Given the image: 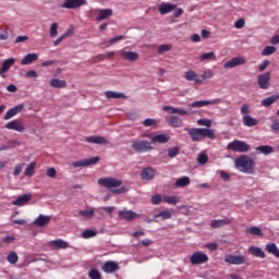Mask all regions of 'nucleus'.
I'll list each match as a JSON object with an SVG mask.
<instances>
[{
    "label": "nucleus",
    "instance_id": "obj_1",
    "mask_svg": "<svg viewBox=\"0 0 279 279\" xmlns=\"http://www.w3.org/2000/svg\"><path fill=\"white\" fill-rule=\"evenodd\" d=\"M185 132H187L192 143H202L204 138H209L210 141H215L217 135H215V131L213 129L206 128H185Z\"/></svg>",
    "mask_w": 279,
    "mask_h": 279
},
{
    "label": "nucleus",
    "instance_id": "obj_2",
    "mask_svg": "<svg viewBox=\"0 0 279 279\" xmlns=\"http://www.w3.org/2000/svg\"><path fill=\"white\" fill-rule=\"evenodd\" d=\"M99 186H104L113 193L114 195H123V193H128V189L123 185V181L119 179H114L112 177L100 178L98 179Z\"/></svg>",
    "mask_w": 279,
    "mask_h": 279
},
{
    "label": "nucleus",
    "instance_id": "obj_3",
    "mask_svg": "<svg viewBox=\"0 0 279 279\" xmlns=\"http://www.w3.org/2000/svg\"><path fill=\"white\" fill-rule=\"evenodd\" d=\"M235 169L240 171V173H246L247 175H254V171L256 169V161L252 159V157L247 155H241L234 160Z\"/></svg>",
    "mask_w": 279,
    "mask_h": 279
},
{
    "label": "nucleus",
    "instance_id": "obj_4",
    "mask_svg": "<svg viewBox=\"0 0 279 279\" xmlns=\"http://www.w3.org/2000/svg\"><path fill=\"white\" fill-rule=\"evenodd\" d=\"M227 149H231V151H235L238 154H246V151H250L251 147L243 141L234 140L227 145Z\"/></svg>",
    "mask_w": 279,
    "mask_h": 279
},
{
    "label": "nucleus",
    "instance_id": "obj_5",
    "mask_svg": "<svg viewBox=\"0 0 279 279\" xmlns=\"http://www.w3.org/2000/svg\"><path fill=\"white\" fill-rule=\"evenodd\" d=\"M132 148L134 149V151H137L138 154H145L154 149V147H151V142L147 141H135L132 144Z\"/></svg>",
    "mask_w": 279,
    "mask_h": 279
},
{
    "label": "nucleus",
    "instance_id": "obj_6",
    "mask_svg": "<svg viewBox=\"0 0 279 279\" xmlns=\"http://www.w3.org/2000/svg\"><path fill=\"white\" fill-rule=\"evenodd\" d=\"M86 0H64L62 4L59 5V8L65 9V10H77V8H82V5H86Z\"/></svg>",
    "mask_w": 279,
    "mask_h": 279
},
{
    "label": "nucleus",
    "instance_id": "obj_7",
    "mask_svg": "<svg viewBox=\"0 0 279 279\" xmlns=\"http://www.w3.org/2000/svg\"><path fill=\"white\" fill-rule=\"evenodd\" d=\"M246 258L243 255L228 254L225 257V263L229 265H245Z\"/></svg>",
    "mask_w": 279,
    "mask_h": 279
},
{
    "label": "nucleus",
    "instance_id": "obj_8",
    "mask_svg": "<svg viewBox=\"0 0 279 279\" xmlns=\"http://www.w3.org/2000/svg\"><path fill=\"white\" fill-rule=\"evenodd\" d=\"M218 104H221L220 98H215L211 100H197V101L191 102L189 106L190 108H204L206 106H217Z\"/></svg>",
    "mask_w": 279,
    "mask_h": 279
},
{
    "label": "nucleus",
    "instance_id": "obj_9",
    "mask_svg": "<svg viewBox=\"0 0 279 279\" xmlns=\"http://www.w3.org/2000/svg\"><path fill=\"white\" fill-rule=\"evenodd\" d=\"M7 130H14L15 132L23 133L25 132V124H23V120H12L5 124Z\"/></svg>",
    "mask_w": 279,
    "mask_h": 279
},
{
    "label": "nucleus",
    "instance_id": "obj_10",
    "mask_svg": "<svg viewBox=\"0 0 279 279\" xmlns=\"http://www.w3.org/2000/svg\"><path fill=\"white\" fill-rule=\"evenodd\" d=\"M190 260L192 265H204V263H208V255L202 252H195L191 257Z\"/></svg>",
    "mask_w": 279,
    "mask_h": 279
},
{
    "label": "nucleus",
    "instance_id": "obj_11",
    "mask_svg": "<svg viewBox=\"0 0 279 279\" xmlns=\"http://www.w3.org/2000/svg\"><path fill=\"white\" fill-rule=\"evenodd\" d=\"M246 60L243 57H234L223 64V69H234L236 66H243Z\"/></svg>",
    "mask_w": 279,
    "mask_h": 279
},
{
    "label": "nucleus",
    "instance_id": "obj_12",
    "mask_svg": "<svg viewBox=\"0 0 279 279\" xmlns=\"http://www.w3.org/2000/svg\"><path fill=\"white\" fill-rule=\"evenodd\" d=\"M270 80H271V73L270 72H266L264 74H260L257 77L259 88H262L263 90H267V88H269V81Z\"/></svg>",
    "mask_w": 279,
    "mask_h": 279
},
{
    "label": "nucleus",
    "instance_id": "obj_13",
    "mask_svg": "<svg viewBox=\"0 0 279 279\" xmlns=\"http://www.w3.org/2000/svg\"><path fill=\"white\" fill-rule=\"evenodd\" d=\"M99 162V157H92L78 161H74L72 166L74 169H77V167H90V165H97Z\"/></svg>",
    "mask_w": 279,
    "mask_h": 279
},
{
    "label": "nucleus",
    "instance_id": "obj_14",
    "mask_svg": "<svg viewBox=\"0 0 279 279\" xmlns=\"http://www.w3.org/2000/svg\"><path fill=\"white\" fill-rule=\"evenodd\" d=\"M105 274H114V271H119V264L117 262L107 260L101 267Z\"/></svg>",
    "mask_w": 279,
    "mask_h": 279
},
{
    "label": "nucleus",
    "instance_id": "obj_15",
    "mask_svg": "<svg viewBox=\"0 0 279 279\" xmlns=\"http://www.w3.org/2000/svg\"><path fill=\"white\" fill-rule=\"evenodd\" d=\"M184 77L186 82H194L195 84H203L202 78H199V74L193 70H189L184 73Z\"/></svg>",
    "mask_w": 279,
    "mask_h": 279
},
{
    "label": "nucleus",
    "instance_id": "obj_16",
    "mask_svg": "<svg viewBox=\"0 0 279 279\" xmlns=\"http://www.w3.org/2000/svg\"><path fill=\"white\" fill-rule=\"evenodd\" d=\"M120 56L121 58H123V60H128L129 62H136V60L141 58V54H138V52L125 50H121Z\"/></svg>",
    "mask_w": 279,
    "mask_h": 279
},
{
    "label": "nucleus",
    "instance_id": "obj_17",
    "mask_svg": "<svg viewBox=\"0 0 279 279\" xmlns=\"http://www.w3.org/2000/svg\"><path fill=\"white\" fill-rule=\"evenodd\" d=\"M118 215L120 219H124L125 221H134V219L138 217V214H136L135 211L126 209L120 210Z\"/></svg>",
    "mask_w": 279,
    "mask_h": 279
},
{
    "label": "nucleus",
    "instance_id": "obj_18",
    "mask_svg": "<svg viewBox=\"0 0 279 279\" xmlns=\"http://www.w3.org/2000/svg\"><path fill=\"white\" fill-rule=\"evenodd\" d=\"M50 222L51 216L39 215L33 223L37 226V228H45V226H49Z\"/></svg>",
    "mask_w": 279,
    "mask_h": 279
},
{
    "label": "nucleus",
    "instance_id": "obj_19",
    "mask_svg": "<svg viewBox=\"0 0 279 279\" xmlns=\"http://www.w3.org/2000/svg\"><path fill=\"white\" fill-rule=\"evenodd\" d=\"M24 108H25V105H17V106L9 109L7 111V113L4 114V121H10V119H12V117H16V114H19V112H22Z\"/></svg>",
    "mask_w": 279,
    "mask_h": 279
},
{
    "label": "nucleus",
    "instance_id": "obj_20",
    "mask_svg": "<svg viewBox=\"0 0 279 279\" xmlns=\"http://www.w3.org/2000/svg\"><path fill=\"white\" fill-rule=\"evenodd\" d=\"M232 223V218L215 219L210 222V228H223L225 226H230Z\"/></svg>",
    "mask_w": 279,
    "mask_h": 279
},
{
    "label": "nucleus",
    "instance_id": "obj_21",
    "mask_svg": "<svg viewBox=\"0 0 279 279\" xmlns=\"http://www.w3.org/2000/svg\"><path fill=\"white\" fill-rule=\"evenodd\" d=\"M49 246L53 250H66L69 247V242L59 239V240H52L49 242Z\"/></svg>",
    "mask_w": 279,
    "mask_h": 279
},
{
    "label": "nucleus",
    "instance_id": "obj_22",
    "mask_svg": "<svg viewBox=\"0 0 279 279\" xmlns=\"http://www.w3.org/2000/svg\"><path fill=\"white\" fill-rule=\"evenodd\" d=\"M163 110L169 112V114H179V117H186L189 114V111L185 109L174 108L171 106H165Z\"/></svg>",
    "mask_w": 279,
    "mask_h": 279
},
{
    "label": "nucleus",
    "instance_id": "obj_23",
    "mask_svg": "<svg viewBox=\"0 0 279 279\" xmlns=\"http://www.w3.org/2000/svg\"><path fill=\"white\" fill-rule=\"evenodd\" d=\"M142 180H154L156 178V170L151 167L144 168L141 172Z\"/></svg>",
    "mask_w": 279,
    "mask_h": 279
},
{
    "label": "nucleus",
    "instance_id": "obj_24",
    "mask_svg": "<svg viewBox=\"0 0 279 279\" xmlns=\"http://www.w3.org/2000/svg\"><path fill=\"white\" fill-rule=\"evenodd\" d=\"M167 123H169V125H171V128H182L183 125V120L180 117L177 116H169L168 118H166Z\"/></svg>",
    "mask_w": 279,
    "mask_h": 279
},
{
    "label": "nucleus",
    "instance_id": "obj_25",
    "mask_svg": "<svg viewBox=\"0 0 279 279\" xmlns=\"http://www.w3.org/2000/svg\"><path fill=\"white\" fill-rule=\"evenodd\" d=\"M29 199H32V194H24L17 197L15 201L12 202L13 206H27Z\"/></svg>",
    "mask_w": 279,
    "mask_h": 279
},
{
    "label": "nucleus",
    "instance_id": "obj_26",
    "mask_svg": "<svg viewBox=\"0 0 279 279\" xmlns=\"http://www.w3.org/2000/svg\"><path fill=\"white\" fill-rule=\"evenodd\" d=\"M14 58H10V59H5L2 63V66L0 69V75L2 77H5V75H3L4 73H8L11 69L12 65H14Z\"/></svg>",
    "mask_w": 279,
    "mask_h": 279
},
{
    "label": "nucleus",
    "instance_id": "obj_27",
    "mask_svg": "<svg viewBox=\"0 0 279 279\" xmlns=\"http://www.w3.org/2000/svg\"><path fill=\"white\" fill-rule=\"evenodd\" d=\"M87 143H93L94 145H108V140L104 136H88L86 137Z\"/></svg>",
    "mask_w": 279,
    "mask_h": 279
},
{
    "label": "nucleus",
    "instance_id": "obj_28",
    "mask_svg": "<svg viewBox=\"0 0 279 279\" xmlns=\"http://www.w3.org/2000/svg\"><path fill=\"white\" fill-rule=\"evenodd\" d=\"M105 97L107 99H128V96L125 94L112 90L105 92Z\"/></svg>",
    "mask_w": 279,
    "mask_h": 279
},
{
    "label": "nucleus",
    "instance_id": "obj_29",
    "mask_svg": "<svg viewBox=\"0 0 279 279\" xmlns=\"http://www.w3.org/2000/svg\"><path fill=\"white\" fill-rule=\"evenodd\" d=\"M36 60H38V54L28 53L21 60V64L22 66H25L27 64H32V62H36Z\"/></svg>",
    "mask_w": 279,
    "mask_h": 279
},
{
    "label": "nucleus",
    "instance_id": "obj_30",
    "mask_svg": "<svg viewBox=\"0 0 279 279\" xmlns=\"http://www.w3.org/2000/svg\"><path fill=\"white\" fill-rule=\"evenodd\" d=\"M112 15V9H100L96 21H106Z\"/></svg>",
    "mask_w": 279,
    "mask_h": 279
},
{
    "label": "nucleus",
    "instance_id": "obj_31",
    "mask_svg": "<svg viewBox=\"0 0 279 279\" xmlns=\"http://www.w3.org/2000/svg\"><path fill=\"white\" fill-rule=\"evenodd\" d=\"M248 252H250V254H252V256H255L256 258H265L266 257L265 252L260 247L250 246Z\"/></svg>",
    "mask_w": 279,
    "mask_h": 279
},
{
    "label": "nucleus",
    "instance_id": "obj_32",
    "mask_svg": "<svg viewBox=\"0 0 279 279\" xmlns=\"http://www.w3.org/2000/svg\"><path fill=\"white\" fill-rule=\"evenodd\" d=\"M242 121L243 125L246 128H254V125H258V120L252 118V116H243Z\"/></svg>",
    "mask_w": 279,
    "mask_h": 279
},
{
    "label": "nucleus",
    "instance_id": "obj_33",
    "mask_svg": "<svg viewBox=\"0 0 279 279\" xmlns=\"http://www.w3.org/2000/svg\"><path fill=\"white\" fill-rule=\"evenodd\" d=\"M73 32H74L73 27L68 28L64 34H62L60 37H58L53 41L54 47H58V45H60V43H62V40H66V38H69V36H71L73 34Z\"/></svg>",
    "mask_w": 279,
    "mask_h": 279
},
{
    "label": "nucleus",
    "instance_id": "obj_34",
    "mask_svg": "<svg viewBox=\"0 0 279 279\" xmlns=\"http://www.w3.org/2000/svg\"><path fill=\"white\" fill-rule=\"evenodd\" d=\"M49 84L52 88H66V81L60 78H52Z\"/></svg>",
    "mask_w": 279,
    "mask_h": 279
},
{
    "label": "nucleus",
    "instance_id": "obj_35",
    "mask_svg": "<svg viewBox=\"0 0 279 279\" xmlns=\"http://www.w3.org/2000/svg\"><path fill=\"white\" fill-rule=\"evenodd\" d=\"M266 252H268V254H272V256H276V258H279V250L276 243L266 244Z\"/></svg>",
    "mask_w": 279,
    "mask_h": 279
},
{
    "label": "nucleus",
    "instance_id": "obj_36",
    "mask_svg": "<svg viewBox=\"0 0 279 279\" xmlns=\"http://www.w3.org/2000/svg\"><path fill=\"white\" fill-rule=\"evenodd\" d=\"M151 143H159L160 145H163L165 143H169V136L165 134H157L151 137Z\"/></svg>",
    "mask_w": 279,
    "mask_h": 279
},
{
    "label": "nucleus",
    "instance_id": "obj_37",
    "mask_svg": "<svg viewBox=\"0 0 279 279\" xmlns=\"http://www.w3.org/2000/svg\"><path fill=\"white\" fill-rule=\"evenodd\" d=\"M160 217L163 220L171 219L173 217V210L166 209L154 216L155 219H158Z\"/></svg>",
    "mask_w": 279,
    "mask_h": 279
},
{
    "label": "nucleus",
    "instance_id": "obj_38",
    "mask_svg": "<svg viewBox=\"0 0 279 279\" xmlns=\"http://www.w3.org/2000/svg\"><path fill=\"white\" fill-rule=\"evenodd\" d=\"M256 151H259V154H264V156H269V154H274V147L269 145H263L256 147Z\"/></svg>",
    "mask_w": 279,
    "mask_h": 279
},
{
    "label": "nucleus",
    "instance_id": "obj_39",
    "mask_svg": "<svg viewBox=\"0 0 279 279\" xmlns=\"http://www.w3.org/2000/svg\"><path fill=\"white\" fill-rule=\"evenodd\" d=\"M279 96L272 95L262 100V106L265 108H269L272 104H276L278 101Z\"/></svg>",
    "mask_w": 279,
    "mask_h": 279
},
{
    "label": "nucleus",
    "instance_id": "obj_40",
    "mask_svg": "<svg viewBox=\"0 0 279 279\" xmlns=\"http://www.w3.org/2000/svg\"><path fill=\"white\" fill-rule=\"evenodd\" d=\"M172 10H175V4L166 3L159 7V12L162 15L169 14V12H172Z\"/></svg>",
    "mask_w": 279,
    "mask_h": 279
},
{
    "label": "nucleus",
    "instance_id": "obj_41",
    "mask_svg": "<svg viewBox=\"0 0 279 279\" xmlns=\"http://www.w3.org/2000/svg\"><path fill=\"white\" fill-rule=\"evenodd\" d=\"M189 184H191V179L189 177H182L175 182L178 189H184V186H189Z\"/></svg>",
    "mask_w": 279,
    "mask_h": 279
},
{
    "label": "nucleus",
    "instance_id": "obj_42",
    "mask_svg": "<svg viewBox=\"0 0 279 279\" xmlns=\"http://www.w3.org/2000/svg\"><path fill=\"white\" fill-rule=\"evenodd\" d=\"M208 60H211V62L217 61V56H215V52H206L199 57L201 62H206Z\"/></svg>",
    "mask_w": 279,
    "mask_h": 279
},
{
    "label": "nucleus",
    "instance_id": "obj_43",
    "mask_svg": "<svg viewBox=\"0 0 279 279\" xmlns=\"http://www.w3.org/2000/svg\"><path fill=\"white\" fill-rule=\"evenodd\" d=\"M35 171H36V162L32 161L25 169L24 175H26L27 178H32L34 177Z\"/></svg>",
    "mask_w": 279,
    "mask_h": 279
},
{
    "label": "nucleus",
    "instance_id": "obj_44",
    "mask_svg": "<svg viewBox=\"0 0 279 279\" xmlns=\"http://www.w3.org/2000/svg\"><path fill=\"white\" fill-rule=\"evenodd\" d=\"M78 215L83 218V219H93V217H95V209H89V210H80Z\"/></svg>",
    "mask_w": 279,
    "mask_h": 279
},
{
    "label": "nucleus",
    "instance_id": "obj_45",
    "mask_svg": "<svg viewBox=\"0 0 279 279\" xmlns=\"http://www.w3.org/2000/svg\"><path fill=\"white\" fill-rule=\"evenodd\" d=\"M162 202H165V204H171L172 206H175L180 202V197H178V196H163Z\"/></svg>",
    "mask_w": 279,
    "mask_h": 279
},
{
    "label": "nucleus",
    "instance_id": "obj_46",
    "mask_svg": "<svg viewBox=\"0 0 279 279\" xmlns=\"http://www.w3.org/2000/svg\"><path fill=\"white\" fill-rule=\"evenodd\" d=\"M246 232L253 236H263V230H260L258 227H251L246 229Z\"/></svg>",
    "mask_w": 279,
    "mask_h": 279
},
{
    "label": "nucleus",
    "instance_id": "obj_47",
    "mask_svg": "<svg viewBox=\"0 0 279 279\" xmlns=\"http://www.w3.org/2000/svg\"><path fill=\"white\" fill-rule=\"evenodd\" d=\"M93 236H97V231L93 229H86L85 231L82 232L83 239H93Z\"/></svg>",
    "mask_w": 279,
    "mask_h": 279
},
{
    "label": "nucleus",
    "instance_id": "obj_48",
    "mask_svg": "<svg viewBox=\"0 0 279 279\" xmlns=\"http://www.w3.org/2000/svg\"><path fill=\"white\" fill-rule=\"evenodd\" d=\"M8 263H11V265H16L19 263V255H16L14 252H11L7 257Z\"/></svg>",
    "mask_w": 279,
    "mask_h": 279
},
{
    "label": "nucleus",
    "instance_id": "obj_49",
    "mask_svg": "<svg viewBox=\"0 0 279 279\" xmlns=\"http://www.w3.org/2000/svg\"><path fill=\"white\" fill-rule=\"evenodd\" d=\"M197 125H204L206 128V130H209L208 128H210L213 125V121L209 119H198Z\"/></svg>",
    "mask_w": 279,
    "mask_h": 279
},
{
    "label": "nucleus",
    "instance_id": "obj_50",
    "mask_svg": "<svg viewBox=\"0 0 279 279\" xmlns=\"http://www.w3.org/2000/svg\"><path fill=\"white\" fill-rule=\"evenodd\" d=\"M271 53H276V47L274 46H267L262 51V56H271Z\"/></svg>",
    "mask_w": 279,
    "mask_h": 279
},
{
    "label": "nucleus",
    "instance_id": "obj_51",
    "mask_svg": "<svg viewBox=\"0 0 279 279\" xmlns=\"http://www.w3.org/2000/svg\"><path fill=\"white\" fill-rule=\"evenodd\" d=\"M178 154H180V147H178V146H174V147L168 149L169 158H175V156H178Z\"/></svg>",
    "mask_w": 279,
    "mask_h": 279
},
{
    "label": "nucleus",
    "instance_id": "obj_52",
    "mask_svg": "<svg viewBox=\"0 0 279 279\" xmlns=\"http://www.w3.org/2000/svg\"><path fill=\"white\" fill-rule=\"evenodd\" d=\"M88 276L92 279H101V272H99V270H97L95 268L89 270Z\"/></svg>",
    "mask_w": 279,
    "mask_h": 279
},
{
    "label": "nucleus",
    "instance_id": "obj_53",
    "mask_svg": "<svg viewBox=\"0 0 279 279\" xmlns=\"http://www.w3.org/2000/svg\"><path fill=\"white\" fill-rule=\"evenodd\" d=\"M58 36V22H54L50 26V37L56 38Z\"/></svg>",
    "mask_w": 279,
    "mask_h": 279
},
{
    "label": "nucleus",
    "instance_id": "obj_54",
    "mask_svg": "<svg viewBox=\"0 0 279 279\" xmlns=\"http://www.w3.org/2000/svg\"><path fill=\"white\" fill-rule=\"evenodd\" d=\"M241 114H244V117H250L252 113V110H250V105L244 104L240 109Z\"/></svg>",
    "mask_w": 279,
    "mask_h": 279
},
{
    "label": "nucleus",
    "instance_id": "obj_55",
    "mask_svg": "<svg viewBox=\"0 0 279 279\" xmlns=\"http://www.w3.org/2000/svg\"><path fill=\"white\" fill-rule=\"evenodd\" d=\"M143 125L145 128H151V125H154V126L158 125V122L151 118H148V119L144 120Z\"/></svg>",
    "mask_w": 279,
    "mask_h": 279
},
{
    "label": "nucleus",
    "instance_id": "obj_56",
    "mask_svg": "<svg viewBox=\"0 0 279 279\" xmlns=\"http://www.w3.org/2000/svg\"><path fill=\"white\" fill-rule=\"evenodd\" d=\"M235 29H243L245 27V19L241 17L234 23Z\"/></svg>",
    "mask_w": 279,
    "mask_h": 279
},
{
    "label": "nucleus",
    "instance_id": "obj_57",
    "mask_svg": "<svg viewBox=\"0 0 279 279\" xmlns=\"http://www.w3.org/2000/svg\"><path fill=\"white\" fill-rule=\"evenodd\" d=\"M150 202L155 206H158V204H160V202H162V196H160V194H155L154 196H151Z\"/></svg>",
    "mask_w": 279,
    "mask_h": 279
},
{
    "label": "nucleus",
    "instance_id": "obj_58",
    "mask_svg": "<svg viewBox=\"0 0 279 279\" xmlns=\"http://www.w3.org/2000/svg\"><path fill=\"white\" fill-rule=\"evenodd\" d=\"M0 40H8L10 38V33H8V29H3V27L0 26Z\"/></svg>",
    "mask_w": 279,
    "mask_h": 279
},
{
    "label": "nucleus",
    "instance_id": "obj_59",
    "mask_svg": "<svg viewBox=\"0 0 279 279\" xmlns=\"http://www.w3.org/2000/svg\"><path fill=\"white\" fill-rule=\"evenodd\" d=\"M14 241H16V238H14L13 235H7L2 238V243H4L5 245H10Z\"/></svg>",
    "mask_w": 279,
    "mask_h": 279
},
{
    "label": "nucleus",
    "instance_id": "obj_60",
    "mask_svg": "<svg viewBox=\"0 0 279 279\" xmlns=\"http://www.w3.org/2000/svg\"><path fill=\"white\" fill-rule=\"evenodd\" d=\"M198 165H206L208 162V155L206 154H201L198 155Z\"/></svg>",
    "mask_w": 279,
    "mask_h": 279
},
{
    "label": "nucleus",
    "instance_id": "obj_61",
    "mask_svg": "<svg viewBox=\"0 0 279 279\" xmlns=\"http://www.w3.org/2000/svg\"><path fill=\"white\" fill-rule=\"evenodd\" d=\"M167 51H171V45H161L158 48V53H165Z\"/></svg>",
    "mask_w": 279,
    "mask_h": 279
},
{
    "label": "nucleus",
    "instance_id": "obj_62",
    "mask_svg": "<svg viewBox=\"0 0 279 279\" xmlns=\"http://www.w3.org/2000/svg\"><path fill=\"white\" fill-rule=\"evenodd\" d=\"M213 75H215L213 73L211 70H206L203 74H202V80H210V77H213Z\"/></svg>",
    "mask_w": 279,
    "mask_h": 279
},
{
    "label": "nucleus",
    "instance_id": "obj_63",
    "mask_svg": "<svg viewBox=\"0 0 279 279\" xmlns=\"http://www.w3.org/2000/svg\"><path fill=\"white\" fill-rule=\"evenodd\" d=\"M26 77H28L29 80L34 78V77H38V73L35 70H29L26 72Z\"/></svg>",
    "mask_w": 279,
    "mask_h": 279
},
{
    "label": "nucleus",
    "instance_id": "obj_64",
    "mask_svg": "<svg viewBox=\"0 0 279 279\" xmlns=\"http://www.w3.org/2000/svg\"><path fill=\"white\" fill-rule=\"evenodd\" d=\"M270 129L272 130V132H279V120H272Z\"/></svg>",
    "mask_w": 279,
    "mask_h": 279
}]
</instances>
